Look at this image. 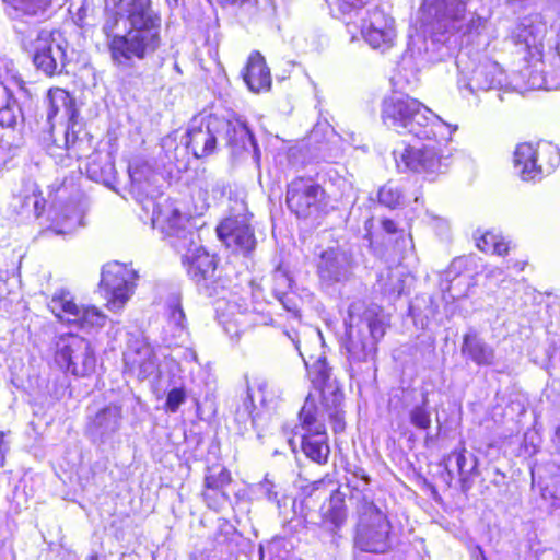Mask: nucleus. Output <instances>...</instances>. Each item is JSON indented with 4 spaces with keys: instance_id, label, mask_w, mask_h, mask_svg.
Here are the masks:
<instances>
[{
    "instance_id": "58",
    "label": "nucleus",
    "mask_w": 560,
    "mask_h": 560,
    "mask_svg": "<svg viewBox=\"0 0 560 560\" xmlns=\"http://www.w3.org/2000/svg\"><path fill=\"white\" fill-rule=\"evenodd\" d=\"M316 137H317V130H316V129H314V130H312V132H311L310 140H314V139H316Z\"/></svg>"
},
{
    "instance_id": "6",
    "label": "nucleus",
    "mask_w": 560,
    "mask_h": 560,
    "mask_svg": "<svg viewBox=\"0 0 560 560\" xmlns=\"http://www.w3.org/2000/svg\"><path fill=\"white\" fill-rule=\"evenodd\" d=\"M456 67L458 71V89L462 92L466 91L468 94L490 90L514 91L517 93L532 90L529 83L522 78L520 69L509 78L497 61L483 52H472L469 47L458 51Z\"/></svg>"
},
{
    "instance_id": "24",
    "label": "nucleus",
    "mask_w": 560,
    "mask_h": 560,
    "mask_svg": "<svg viewBox=\"0 0 560 560\" xmlns=\"http://www.w3.org/2000/svg\"><path fill=\"white\" fill-rule=\"evenodd\" d=\"M4 14L15 22L35 24L50 18L57 0H1Z\"/></svg>"
},
{
    "instance_id": "45",
    "label": "nucleus",
    "mask_w": 560,
    "mask_h": 560,
    "mask_svg": "<svg viewBox=\"0 0 560 560\" xmlns=\"http://www.w3.org/2000/svg\"><path fill=\"white\" fill-rule=\"evenodd\" d=\"M276 485L272 480L269 479L268 475L261 480L257 486V493L261 494L268 501L277 503L280 509V500L278 491L276 490Z\"/></svg>"
},
{
    "instance_id": "21",
    "label": "nucleus",
    "mask_w": 560,
    "mask_h": 560,
    "mask_svg": "<svg viewBox=\"0 0 560 560\" xmlns=\"http://www.w3.org/2000/svg\"><path fill=\"white\" fill-rule=\"evenodd\" d=\"M218 237L234 250L248 254L256 246L254 230L245 217H230L217 228Z\"/></svg>"
},
{
    "instance_id": "38",
    "label": "nucleus",
    "mask_w": 560,
    "mask_h": 560,
    "mask_svg": "<svg viewBox=\"0 0 560 560\" xmlns=\"http://www.w3.org/2000/svg\"><path fill=\"white\" fill-rule=\"evenodd\" d=\"M256 396V393L254 389L248 385L247 386V396L243 401V405L236 409L235 412V421H237L240 424H243V429L247 430L248 424L252 427L255 424V417L253 415L254 412V398ZM242 430V428L240 429Z\"/></svg>"
},
{
    "instance_id": "28",
    "label": "nucleus",
    "mask_w": 560,
    "mask_h": 560,
    "mask_svg": "<svg viewBox=\"0 0 560 560\" xmlns=\"http://www.w3.org/2000/svg\"><path fill=\"white\" fill-rule=\"evenodd\" d=\"M243 79L248 89L255 93L267 91L271 86L270 70L264 56L259 51H253L247 60Z\"/></svg>"
},
{
    "instance_id": "5",
    "label": "nucleus",
    "mask_w": 560,
    "mask_h": 560,
    "mask_svg": "<svg viewBox=\"0 0 560 560\" xmlns=\"http://www.w3.org/2000/svg\"><path fill=\"white\" fill-rule=\"evenodd\" d=\"M219 138L225 140L233 155L252 153L253 161L259 165L260 150L254 135L246 122L236 117L195 116L186 130L185 145L200 159L214 152Z\"/></svg>"
},
{
    "instance_id": "26",
    "label": "nucleus",
    "mask_w": 560,
    "mask_h": 560,
    "mask_svg": "<svg viewBox=\"0 0 560 560\" xmlns=\"http://www.w3.org/2000/svg\"><path fill=\"white\" fill-rule=\"evenodd\" d=\"M533 486L540 490L541 498L551 506L560 508V466L549 463L532 468Z\"/></svg>"
},
{
    "instance_id": "31",
    "label": "nucleus",
    "mask_w": 560,
    "mask_h": 560,
    "mask_svg": "<svg viewBox=\"0 0 560 560\" xmlns=\"http://www.w3.org/2000/svg\"><path fill=\"white\" fill-rule=\"evenodd\" d=\"M85 172L90 179L108 185L115 175V165L109 154L93 153L89 156Z\"/></svg>"
},
{
    "instance_id": "40",
    "label": "nucleus",
    "mask_w": 560,
    "mask_h": 560,
    "mask_svg": "<svg viewBox=\"0 0 560 560\" xmlns=\"http://www.w3.org/2000/svg\"><path fill=\"white\" fill-rule=\"evenodd\" d=\"M77 128H80L77 117L72 120H68L67 128L65 130V147L69 151L70 155L81 159L80 147L83 144V139L79 138V130H77Z\"/></svg>"
},
{
    "instance_id": "7",
    "label": "nucleus",
    "mask_w": 560,
    "mask_h": 560,
    "mask_svg": "<svg viewBox=\"0 0 560 560\" xmlns=\"http://www.w3.org/2000/svg\"><path fill=\"white\" fill-rule=\"evenodd\" d=\"M346 349L350 364L373 360L376 345L384 337L386 326L378 305H368L363 301H354L349 305L345 319Z\"/></svg>"
},
{
    "instance_id": "12",
    "label": "nucleus",
    "mask_w": 560,
    "mask_h": 560,
    "mask_svg": "<svg viewBox=\"0 0 560 560\" xmlns=\"http://www.w3.org/2000/svg\"><path fill=\"white\" fill-rule=\"evenodd\" d=\"M299 418L303 430L301 447L304 455L318 465H325L330 455L328 435L324 424V415H318L314 400L306 398Z\"/></svg>"
},
{
    "instance_id": "41",
    "label": "nucleus",
    "mask_w": 560,
    "mask_h": 560,
    "mask_svg": "<svg viewBox=\"0 0 560 560\" xmlns=\"http://www.w3.org/2000/svg\"><path fill=\"white\" fill-rule=\"evenodd\" d=\"M452 458L455 459L456 468L462 480L468 478L477 467V460L472 455H470V459L468 460L465 447H462L459 451H454L450 455V459Z\"/></svg>"
},
{
    "instance_id": "22",
    "label": "nucleus",
    "mask_w": 560,
    "mask_h": 560,
    "mask_svg": "<svg viewBox=\"0 0 560 560\" xmlns=\"http://www.w3.org/2000/svg\"><path fill=\"white\" fill-rule=\"evenodd\" d=\"M25 82L20 78L0 81V126L14 128L24 116L18 94H26Z\"/></svg>"
},
{
    "instance_id": "39",
    "label": "nucleus",
    "mask_w": 560,
    "mask_h": 560,
    "mask_svg": "<svg viewBox=\"0 0 560 560\" xmlns=\"http://www.w3.org/2000/svg\"><path fill=\"white\" fill-rule=\"evenodd\" d=\"M378 201L380 203L392 209L399 207L404 202V194L401 187L394 182L386 183L378 190Z\"/></svg>"
},
{
    "instance_id": "27",
    "label": "nucleus",
    "mask_w": 560,
    "mask_h": 560,
    "mask_svg": "<svg viewBox=\"0 0 560 560\" xmlns=\"http://www.w3.org/2000/svg\"><path fill=\"white\" fill-rule=\"evenodd\" d=\"M462 354L478 366L495 363V349L474 329L463 336Z\"/></svg>"
},
{
    "instance_id": "37",
    "label": "nucleus",
    "mask_w": 560,
    "mask_h": 560,
    "mask_svg": "<svg viewBox=\"0 0 560 560\" xmlns=\"http://www.w3.org/2000/svg\"><path fill=\"white\" fill-rule=\"evenodd\" d=\"M463 265L462 258H456L452 261L450 268L445 272V279L448 282L446 289H443L445 294L452 300L459 299L465 295V290H456V285L462 283L465 277L459 275V269Z\"/></svg>"
},
{
    "instance_id": "14",
    "label": "nucleus",
    "mask_w": 560,
    "mask_h": 560,
    "mask_svg": "<svg viewBox=\"0 0 560 560\" xmlns=\"http://www.w3.org/2000/svg\"><path fill=\"white\" fill-rule=\"evenodd\" d=\"M287 206L302 219H317L328 212L325 190L310 178H295L288 185Z\"/></svg>"
},
{
    "instance_id": "18",
    "label": "nucleus",
    "mask_w": 560,
    "mask_h": 560,
    "mask_svg": "<svg viewBox=\"0 0 560 560\" xmlns=\"http://www.w3.org/2000/svg\"><path fill=\"white\" fill-rule=\"evenodd\" d=\"M361 34L372 49L384 54L395 46L396 22L384 8L376 5L361 19Z\"/></svg>"
},
{
    "instance_id": "9",
    "label": "nucleus",
    "mask_w": 560,
    "mask_h": 560,
    "mask_svg": "<svg viewBox=\"0 0 560 560\" xmlns=\"http://www.w3.org/2000/svg\"><path fill=\"white\" fill-rule=\"evenodd\" d=\"M354 546L365 552L383 553L389 546L390 523L385 512L364 498L359 506Z\"/></svg>"
},
{
    "instance_id": "49",
    "label": "nucleus",
    "mask_w": 560,
    "mask_h": 560,
    "mask_svg": "<svg viewBox=\"0 0 560 560\" xmlns=\"http://www.w3.org/2000/svg\"><path fill=\"white\" fill-rule=\"evenodd\" d=\"M10 442L5 440V432H0V468L3 467Z\"/></svg>"
},
{
    "instance_id": "32",
    "label": "nucleus",
    "mask_w": 560,
    "mask_h": 560,
    "mask_svg": "<svg viewBox=\"0 0 560 560\" xmlns=\"http://www.w3.org/2000/svg\"><path fill=\"white\" fill-rule=\"evenodd\" d=\"M83 210L77 202H69L61 207L55 217L56 234H69L83 225Z\"/></svg>"
},
{
    "instance_id": "48",
    "label": "nucleus",
    "mask_w": 560,
    "mask_h": 560,
    "mask_svg": "<svg viewBox=\"0 0 560 560\" xmlns=\"http://www.w3.org/2000/svg\"><path fill=\"white\" fill-rule=\"evenodd\" d=\"M389 277L390 279L395 277L397 282L392 287H384L383 292L385 294H388L389 296H393L394 299H397L404 293V282L400 280L398 276H395L394 273H390Z\"/></svg>"
},
{
    "instance_id": "33",
    "label": "nucleus",
    "mask_w": 560,
    "mask_h": 560,
    "mask_svg": "<svg viewBox=\"0 0 560 560\" xmlns=\"http://www.w3.org/2000/svg\"><path fill=\"white\" fill-rule=\"evenodd\" d=\"M167 326L174 330V342H183L187 334V320L178 294H171L166 300Z\"/></svg>"
},
{
    "instance_id": "60",
    "label": "nucleus",
    "mask_w": 560,
    "mask_h": 560,
    "mask_svg": "<svg viewBox=\"0 0 560 560\" xmlns=\"http://www.w3.org/2000/svg\"><path fill=\"white\" fill-rule=\"evenodd\" d=\"M21 43H22L23 48L25 50H28L26 42L24 39H22Z\"/></svg>"
},
{
    "instance_id": "44",
    "label": "nucleus",
    "mask_w": 560,
    "mask_h": 560,
    "mask_svg": "<svg viewBox=\"0 0 560 560\" xmlns=\"http://www.w3.org/2000/svg\"><path fill=\"white\" fill-rule=\"evenodd\" d=\"M273 279V295L279 298V295H284L290 293L291 289V278L288 272L281 268H277L272 275Z\"/></svg>"
},
{
    "instance_id": "56",
    "label": "nucleus",
    "mask_w": 560,
    "mask_h": 560,
    "mask_svg": "<svg viewBox=\"0 0 560 560\" xmlns=\"http://www.w3.org/2000/svg\"><path fill=\"white\" fill-rule=\"evenodd\" d=\"M39 207H40V209H44V206H40V200L36 198L34 200V208H35V211H36V217L40 215Z\"/></svg>"
},
{
    "instance_id": "64",
    "label": "nucleus",
    "mask_w": 560,
    "mask_h": 560,
    "mask_svg": "<svg viewBox=\"0 0 560 560\" xmlns=\"http://www.w3.org/2000/svg\"><path fill=\"white\" fill-rule=\"evenodd\" d=\"M98 465V463H95V466L92 469L94 470Z\"/></svg>"
},
{
    "instance_id": "20",
    "label": "nucleus",
    "mask_w": 560,
    "mask_h": 560,
    "mask_svg": "<svg viewBox=\"0 0 560 560\" xmlns=\"http://www.w3.org/2000/svg\"><path fill=\"white\" fill-rule=\"evenodd\" d=\"M284 334L292 341L293 346L303 359L312 383L322 394L323 401L329 400L328 396L331 397V400L335 404L342 400V393L337 385L336 380L331 377V369L328 366L326 358L319 355L312 364H310V361L305 358L304 353L300 349L298 331L285 330Z\"/></svg>"
},
{
    "instance_id": "63",
    "label": "nucleus",
    "mask_w": 560,
    "mask_h": 560,
    "mask_svg": "<svg viewBox=\"0 0 560 560\" xmlns=\"http://www.w3.org/2000/svg\"><path fill=\"white\" fill-rule=\"evenodd\" d=\"M105 468H106L105 464L100 465V469H105Z\"/></svg>"
},
{
    "instance_id": "17",
    "label": "nucleus",
    "mask_w": 560,
    "mask_h": 560,
    "mask_svg": "<svg viewBox=\"0 0 560 560\" xmlns=\"http://www.w3.org/2000/svg\"><path fill=\"white\" fill-rule=\"evenodd\" d=\"M48 307L56 317L88 331L103 327L107 320V316L97 307L75 304L67 291L56 292Z\"/></svg>"
},
{
    "instance_id": "1",
    "label": "nucleus",
    "mask_w": 560,
    "mask_h": 560,
    "mask_svg": "<svg viewBox=\"0 0 560 560\" xmlns=\"http://www.w3.org/2000/svg\"><path fill=\"white\" fill-rule=\"evenodd\" d=\"M153 228L159 230L180 256L187 273L200 294L217 296L214 304L219 324L230 338H238L247 327L248 304L246 299L229 290V280L218 271V260L202 245L191 223V218L171 203L154 217Z\"/></svg>"
},
{
    "instance_id": "4",
    "label": "nucleus",
    "mask_w": 560,
    "mask_h": 560,
    "mask_svg": "<svg viewBox=\"0 0 560 560\" xmlns=\"http://www.w3.org/2000/svg\"><path fill=\"white\" fill-rule=\"evenodd\" d=\"M467 9L464 0H423L420 21L429 38L418 36L408 44L402 62L415 59L417 66L444 61L453 56L457 40L454 32L466 25Z\"/></svg>"
},
{
    "instance_id": "36",
    "label": "nucleus",
    "mask_w": 560,
    "mask_h": 560,
    "mask_svg": "<svg viewBox=\"0 0 560 560\" xmlns=\"http://www.w3.org/2000/svg\"><path fill=\"white\" fill-rule=\"evenodd\" d=\"M410 423L419 429L427 431L431 428V412L429 411V394L423 392L421 395V402L413 406L409 412Z\"/></svg>"
},
{
    "instance_id": "61",
    "label": "nucleus",
    "mask_w": 560,
    "mask_h": 560,
    "mask_svg": "<svg viewBox=\"0 0 560 560\" xmlns=\"http://www.w3.org/2000/svg\"><path fill=\"white\" fill-rule=\"evenodd\" d=\"M440 224H441V226H442V228L447 229V223H446L445 221H442V220H441V221H440Z\"/></svg>"
},
{
    "instance_id": "34",
    "label": "nucleus",
    "mask_w": 560,
    "mask_h": 560,
    "mask_svg": "<svg viewBox=\"0 0 560 560\" xmlns=\"http://www.w3.org/2000/svg\"><path fill=\"white\" fill-rule=\"evenodd\" d=\"M291 545L283 538H273L267 545H259L258 555L259 560H265L266 555L269 556L268 560H295L291 556Z\"/></svg>"
},
{
    "instance_id": "50",
    "label": "nucleus",
    "mask_w": 560,
    "mask_h": 560,
    "mask_svg": "<svg viewBox=\"0 0 560 560\" xmlns=\"http://www.w3.org/2000/svg\"><path fill=\"white\" fill-rule=\"evenodd\" d=\"M381 224L382 229L388 234H395L397 232V225L390 219H383Z\"/></svg>"
},
{
    "instance_id": "52",
    "label": "nucleus",
    "mask_w": 560,
    "mask_h": 560,
    "mask_svg": "<svg viewBox=\"0 0 560 560\" xmlns=\"http://www.w3.org/2000/svg\"><path fill=\"white\" fill-rule=\"evenodd\" d=\"M373 225H374L373 218H366L365 221H364V231H365L364 238L369 240L370 243H372V228H373Z\"/></svg>"
},
{
    "instance_id": "55",
    "label": "nucleus",
    "mask_w": 560,
    "mask_h": 560,
    "mask_svg": "<svg viewBox=\"0 0 560 560\" xmlns=\"http://www.w3.org/2000/svg\"><path fill=\"white\" fill-rule=\"evenodd\" d=\"M39 207H40V209H44V206H40V200L36 198L34 200V208H35V211H36V217L40 215Z\"/></svg>"
},
{
    "instance_id": "30",
    "label": "nucleus",
    "mask_w": 560,
    "mask_h": 560,
    "mask_svg": "<svg viewBox=\"0 0 560 560\" xmlns=\"http://www.w3.org/2000/svg\"><path fill=\"white\" fill-rule=\"evenodd\" d=\"M48 100V112L47 118L51 120L58 114H61L67 120H72L78 116V112L74 106V100L70 94L60 88L50 89L47 95Z\"/></svg>"
},
{
    "instance_id": "29",
    "label": "nucleus",
    "mask_w": 560,
    "mask_h": 560,
    "mask_svg": "<svg viewBox=\"0 0 560 560\" xmlns=\"http://www.w3.org/2000/svg\"><path fill=\"white\" fill-rule=\"evenodd\" d=\"M230 481V472L225 468H211L208 470L205 478L206 489L203 491V499L209 508L219 510L228 501V495L224 493L223 488Z\"/></svg>"
},
{
    "instance_id": "57",
    "label": "nucleus",
    "mask_w": 560,
    "mask_h": 560,
    "mask_svg": "<svg viewBox=\"0 0 560 560\" xmlns=\"http://www.w3.org/2000/svg\"><path fill=\"white\" fill-rule=\"evenodd\" d=\"M510 4H518L522 5L527 0H508Z\"/></svg>"
},
{
    "instance_id": "62",
    "label": "nucleus",
    "mask_w": 560,
    "mask_h": 560,
    "mask_svg": "<svg viewBox=\"0 0 560 560\" xmlns=\"http://www.w3.org/2000/svg\"><path fill=\"white\" fill-rule=\"evenodd\" d=\"M314 334L316 335V337H317L318 339H320V338H322V335H320V331H319V330H315V331H314Z\"/></svg>"
},
{
    "instance_id": "16",
    "label": "nucleus",
    "mask_w": 560,
    "mask_h": 560,
    "mask_svg": "<svg viewBox=\"0 0 560 560\" xmlns=\"http://www.w3.org/2000/svg\"><path fill=\"white\" fill-rule=\"evenodd\" d=\"M352 255L340 246L328 247L320 252L316 260V273L322 288L334 289L345 284L353 277Z\"/></svg>"
},
{
    "instance_id": "15",
    "label": "nucleus",
    "mask_w": 560,
    "mask_h": 560,
    "mask_svg": "<svg viewBox=\"0 0 560 560\" xmlns=\"http://www.w3.org/2000/svg\"><path fill=\"white\" fill-rule=\"evenodd\" d=\"M138 273L128 265L118 261L108 262L103 267L101 285L105 290L107 307L119 312L133 294Z\"/></svg>"
},
{
    "instance_id": "54",
    "label": "nucleus",
    "mask_w": 560,
    "mask_h": 560,
    "mask_svg": "<svg viewBox=\"0 0 560 560\" xmlns=\"http://www.w3.org/2000/svg\"><path fill=\"white\" fill-rule=\"evenodd\" d=\"M526 262L525 261H515L513 264V268L516 269L518 272L523 271L525 268Z\"/></svg>"
},
{
    "instance_id": "47",
    "label": "nucleus",
    "mask_w": 560,
    "mask_h": 560,
    "mask_svg": "<svg viewBox=\"0 0 560 560\" xmlns=\"http://www.w3.org/2000/svg\"><path fill=\"white\" fill-rule=\"evenodd\" d=\"M277 300L281 303L283 308L291 313L294 317L299 316L300 311L296 304L295 295L292 292L284 295H279Z\"/></svg>"
},
{
    "instance_id": "42",
    "label": "nucleus",
    "mask_w": 560,
    "mask_h": 560,
    "mask_svg": "<svg viewBox=\"0 0 560 560\" xmlns=\"http://www.w3.org/2000/svg\"><path fill=\"white\" fill-rule=\"evenodd\" d=\"M371 0H336V7L343 19L350 23L359 16Z\"/></svg>"
},
{
    "instance_id": "35",
    "label": "nucleus",
    "mask_w": 560,
    "mask_h": 560,
    "mask_svg": "<svg viewBox=\"0 0 560 560\" xmlns=\"http://www.w3.org/2000/svg\"><path fill=\"white\" fill-rule=\"evenodd\" d=\"M476 242L477 247L485 253L503 256L509 252V244L503 236L492 231H487L480 237H476Z\"/></svg>"
},
{
    "instance_id": "25",
    "label": "nucleus",
    "mask_w": 560,
    "mask_h": 560,
    "mask_svg": "<svg viewBox=\"0 0 560 560\" xmlns=\"http://www.w3.org/2000/svg\"><path fill=\"white\" fill-rule=\"evenodd\" d=\"M347 518V510L343 494L339 490H335L329 498L328 504H324L320 511V527L323 535L329 536V544L337 548L341 535L339 534Z\"/></svg>"
},
{
    "instance_id": "23",
    "label": "nucleus",
    "mask_w": 560,
    "mask_h": 560,
    "mask_svg": "<svg viewBox=\"0 0 560 560\" xmlns=\"http://www.w3.org/2000/svg\"><path fill=\"white\" fill-rule=\"evenodd\" d=\"M126 370L139 380L148 378L158 371V361L153 349L144 339L130 340L124 352Z\"/></svg>"
},
{
    "instance_id": "46",
    "label": "nucleus",
    "mask_w": 560,
    "mask_h": 560,
    "mask_svg": "<svg viewBox=\"0 0 560 560\" xmlns=\"http://www.w3.org/2000/svg\"><path fill=\"white\" fill-rule=\"evenodd\" d=\"M186 400V392L183 387L172 388L166 396L165 408L170 412H176Z\"/></svg>"
},
{
    "instance_id": "19",
    "label": "nucleus",
    "mask_w": 560,
    "mask_h": 560,
    "mask_svg": "<svg viewBox=\"0 0 560 560\" xmlns=\"http://www.w3.org/2000/svg\"><path fill=\"white\" fill-rule=\"evenodd\" d=\"M122 423L121 407L109 404L95 411L90 410L86 435L97 445H112Z\"/></svg>"
},
{
    "instance_id": "10",
    "label": "nucleus",
    "mask_w": 560,
    "mask_h": 560,
    "mask_svg": "<svg viewBox=\"0 0 560 560\" xmlns=\"http://www.w3.org/2000/svg\"><path fill=\"white\" fill-rule=\"evenodd\" d=\"M560 164V150L550 142H524L514 151V168L524 182H537Z\"/></svg>"
},
{
    "instance_id": "8",
    "label": "nucleus",
    "mask_w": 560,
    "mask_h": 560,
    "mask_svg": "<svg viewBox=\"0 0 560 560\" xmlns=\"http://www.w3.org/2000/svg\"><path fill=\"white\" fill-rule=\"evenodd\" d=\"M128 174L130 179V192L136 201L141 205L143 211L151 212L150 220L153 223L154 217L171 203L173 208H179L174 200L163 198L160 176L152 165L141 159L135 158L129 162Z\"/></svg>"
},
{
    "instance_id": "53",
    "label": "nucleus",
    "mask_w": 560,
    "mask_h": 560,
    "mask_svg": "<svg viewBox=\"0 0 560 560\" xmlns=\"http://www.w3.org/2000/svg\"><path fill=\"white\" fill-rule=\"evenodd\" d=\"M5 293H7L5 282L0 280V303L4 299Z\"/></svg>"
},
{
    "instance_id": "3",
    "label": "nucleus",
    "mask_w": 560,
    "mask_h": 560,
    "mask_svg": "<svg viewBox=\"0 0 560 560\" xmlns=\"http://www.w3.org/2000/svg\"><path fill=\"white\" fill-rule=\"evenodd\" d=\"M102 31L113 62L119 67H130L135 59L143 60L161 45V19L152 10L151 0H119Z\"/></svg>"
},
{
    "instance_id": "59",
    "label": "nucleus",
    "mask_w": 560,
    "mask_h": 560,
    "mask_svg": "<svg viewBox=\"0 0 560 560\" xmlns=\"http://www.w3.org/2000/svg\"><path fill=\"white\" fill-rule=\"evenodd\" d=\"M86 560H98V556H97V553H92V555H90V556L88 557V559H86Z\"/></svg>"
},
{
    "instance_id": "11",
    "label": "nucleus",
    "mask_w": 560,
    "mask_h": 560,
    "mask_svg": "<svg viewBox=\"0 0 560 560\" xmlns=\"http://www.w3.org/2000/svg\"><path fill=\"white\" fill-rule=\"evenodd\" d=\"M54 359L65 373L80 377L92 374L96 366L95 353L90 341L74 334L58 337Z\"/></svg>"
},
{
    "instance_id": "13",
    "label": "nucleus",
    "mask_w": 560,
    "mask_h": 560,
    "mask_svg": "<svg viewBox=\"0 0 560 560\" xmlns=\"http://www.w3.org/2000/svg\"><path fill=\"white\" fill-rule=\"evenodd\" d=\"M30 45L32 60L38 71L49 78L67 72L68 42L60 33L40 31Z\"/></svg>"
},
{
    "instance_id": "51",
    "label": "nucleus",
    "mask_w": 560,
    "mask_h": 560,
    "mask_svg": "<svg viewBox=\"0 0 560 560\" xmlns=\"http://www.w3.org/2000/svg\"><path fill=\"white\" fill-rule=\"evenodd\" d=\"M267 388H268V384L266 382H259L257 384V394H258V396L260 398V402L262 405H266V402H267V395H266Z\"/></svg>"
},
{
    "instance_id": "2",
    "label": "nucleus",
    "mask_w": 560,
    "mask_h": 560,
    "mask_svg": "<svg viewBox=\"0 0 560 560\" xmlns=\"http://www.w3.org/2000/svg\"><path fill=\"white\" fill-rule=\"evenodd\" d=\"M383 124L400 135L428 141L422 148L402 145L393 151L400 172L444 173L451 160L448 143L457 125L444 121L417 98L404 94L387 96L382 102Z\"/></svg>"
},
{
    "instance_id": "43",
    "label": "nucleus",
    "mask_w": 560,
    "mask_h": 560,
    "mask_svg": "<svg viewBox=\"0 0 560 560\" xmlns=\"http://www.w3.org/2000/svg\"><path fill=\"white\" fill-rule=\"evenodd\" d=\"M324 404L328 407L327 410H319L318 415L319 417L324 415V420L326 419V416L329 418L331 428L335 433L342 432L345 430V420H343V413L341 411L340 404L341 400L335 404L331 400V407L328 406V400L324 401Z\"/></svg>"
}]
</instances>
